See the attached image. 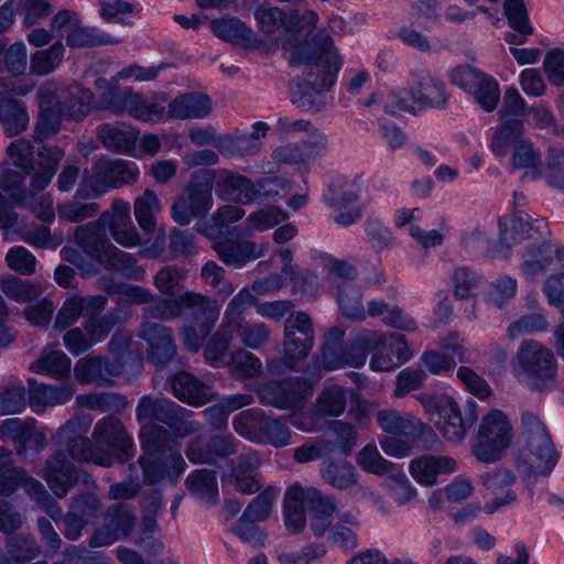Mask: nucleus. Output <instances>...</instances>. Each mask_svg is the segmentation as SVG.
<instances>
[{
    "mask_svg": "<svg viewBox=\"0 0 564 564\" xmlns=\"http://www.w3.org/2000/svg\"><path fill=\"white\" fill-rule=\"evenodd\" d=\"M186 195L178 196L172 204V219L181 226L191 224L194 218L204 217L213 207V187L208 183L189 184Z\"/></svg>",
    "mask_w": 564,
    "mask_h": 564,
    "instance_id": "13",
    "label": "nucleus"
},
{
    "mask_svg": "<svg viewBox=\"0 0 564 564\" xmlns=\"http://www.w3.org/2000/svg\"><path fill=\"white\" fill-rule=\"evenodd\" d=\"M135 524L130 505L117 502L110 506L105 516L104 524L98 528L89 540L91 547L110 545L130 535Z\"/></svg>",
    "mask_w": 564,
    "mask_h": 564,
    "instance_id": "14",
    "label": "nucleus"
},
{
    "mask_svg": "<svg viewBox=\"0 0 564 564\" xmlns=\"http://www.w3.org/2000/svg\"><path fill=\"white\" fill-rule=\"evenodd\" d=\"M522 447L518 468L528 477L547 476L556 466L560 454L545 424L533 413L521 416Z\"/></svg>",
    "mask_w": 564,
    "mask_h": 564,
    "instance_id": "3",
    "label": "nucleus"
},
{
    "mask_svg": "<svg viewBox=\"0 0 564 564\" xmlns=\"http://www.w3.org/2000/svg\"><path fill=\"white\" fill-rule=\"evenodd\" d=\"M254 183L243 175L227 173L216 184V193L224 200L249 204L256 200Z\"/></svg>",
    "mask_w": 564,
    "mask_h": 564,
    "instance_id": "39",
    "label": "nucleus"
},
{
    "mask_svg": "<svg viewBox=\"0 0 564 564\" xmlns=\"http://www.w3.org/2000/svg\"><path fill=\"white\" fill-rule=\"evenodd\" d=\"M349 392V414L357 421L369 416L371 404L361 398L358 390H323L316 400V411L322 415L339 416L347 405Z\"/></svg>",
    "mask_w": 564,
    "mask_h": 564,
    "instance_id": "16",
    "label": "nucleus"
},
{
    "mask_svg": "<svg viewBox=\"0 0 564 564\" xmlns=\"http://www.w3.org/2000/svg\"><path fill=\"white\" fill-rule=\"evenodd\" d=\"M377 422L386 433L400 435L409 441H417L426 434L433 433L429 425L422 423L414 415L393 409L380 410L377 413Z\"/></svg>",
    "mask_w": 564,
    "mask_h": 564,
    "instance_id": "21",
    "label": "nucleus"
},
{
    "mask_svg": "<svg viewBox=\"0 0 564 564\" xmlns=\"http://www.w3.org/2000/svg\"><path fill=\"white\" fill-rule=\"evenodd\" d=\"M62 98L64 117L82 120L89 112L93 93L74 83L63 88Z\"/></svg>",
    "mask_w": 564,
    "mask_h": 564,
    "instance_id": "43",
    "label": "nucleus"
},
{
    "mask_svg": "<svg viewBox=\"0 0 564 564\" xmlns=\"http://www.w3.org/2000/svg\"><path fill=\"white\" fill-rule=\"evenodd\" d=\"M189 492L200 499L212 500L218 495L216 471L212 469H197L185 479Z\"/></svg>",
    "mask_w": 564,
    "mask_h": 564,
    "instance_id": "58",
    "label": "nucleus"
},
{
    "mask_svg": "<svg viewBox=\"0 0 564 564\" xmlns=\"http://www.w3.org/2000/svg\"><path fill=\"white\" fill-rule=\"evenodd\" d=\"M64 46L57 42L46 50L35 52L30 58V70L37 76H46L53 73L62 63Z\"/></svg>",
    "mask_w": 564,
    "mask_h": 564,
    "instance_id": "56",
    "label": "nucleus"
},
{
    "mask_svg": "<svg viewBox=\"0 0 564 564\" xmlns=\"http://www.w3.org/2000/svg\"><path fill=\"white\" fill-rule=\"evenodd\" d=\"M449 80L470 94L482 110L491 112L497 108L500 89L491 76L469 65H459L449 72Z\"/></svg>",
    "mask_w": 564,
    "mask_h": 564,
    "instance_id": "10",
    "label": "nucleus"
},
{
    "mask_svg": "<svg viewBox=\"0 0 564 564\" xmlns=\"http://www.w3.org/2000/svg\"><path fill=\"white\" fill-rule=\"evenodd\" d=\"M262 405L300 412L312 398L313 390H256Z\"/></svg>",
    "mask_w": 564,
    "mask_h": 564,
    "instance_id": "37",
    "label": "nucleus"
},
{
    "mask_svg": "<svg viewBox=\"0 0 564 564\" xmlns=\"http://www.w3.org/2000/svg\"><path fill=\"white\" fill-rule=\"evenodd\" d=\"M0 290L7 297L18 303H29L39 297L44 291L40 283L15 276L2 279Z\"/></svg>",
    "mask_w": 564,
    "mask_h": 564,
    "instance_id": "51",
    "label": "nucleus"
},
{
    "mask_svg": "<svg viewBox=\"0 0 564 564\" xmlns=\"http://www.w3.org/2000/svg\"><path fill=\"white\" fill-rule=\"evenodd\" d=\"M185 412L184 408L171 400H152L149 397H143L137 409L138 419H153L164 423L174 432L181 431Z\"/></svg>",
    "mask_w": 564,
    "mask_h": 564,
    "instance_id": "28",
    "label": "nucleus"
},
{
    "mask_svg": "<svg viewBox=\"0 0 564 564\" xmlns=\"http://www.w3.org/2000/svg\"><path fill=\"white\" fill-rule=\"evenodd\" d=\"M232 339V329L220 324L218 330L209 338L204 349V357L213 366L220 367L226 364L229 344Z\"/></svg>",
    "mask_w": 564,
    "mask_h": 564,
    "instance_id": "61",
    "label": "nucleus"
},
{
    "mask_svg": "<svg viewBox=\"0 0 564 564\" xmlns=\"http://www.w3.org/2000/svg\"><path fill=\"white\" fill-rule=\"evenodd\" d=\"M199 278L219 296L228 297L235 292L234 284L226 278L225 269L213 260H209L202 265Z\"/></svg>",
    "mask_w": 564,
    "mask_h": 564,
    "instance_id": "64",
    "label": "nucleus"
},
{
    "mask_svg": "<svg viewBox=\"0 0 564 564\" xmlns=\"http://www.w3.org/2000/svg\"><path fill=\"white\" fill-rule=\"evenodd\" d=\"M338 304L343 314L355 321L366 319V310L362 304V294L358 285L344 282L339 286Z\"/></svg>",
    "mask_w": 564,
    "mask_h": 564,
    "instance_id": "53",
    "label": "nucleus"
},
{
    "mask_svg": "<svg viewBox=\"0 0 564 564\" xmlns=\"http://www.w3.org/2000/svg\"><path fill=\"white\" fill-rule=\"evenodd\" d=\"M138 335L149 344L148 358L153 364H165L175 356L176 345L170 327L143 321Z\"/></svg>",
    "mask_w": 564,
    "mask_h": 564,
    "instance_id": "20",
    "label": "nucleus"
},
{
    "mask_svg": "<svg viewBox=\"0 0 564 564\" xmlns=\"http://www.w3.org/2000/svg\"><path fill=\"white\" fill-rule=\"evenodd\" d=\"M499 228L500 236L495 252L500 258H509L512 246L532 238V231H534L531 217L523 212H517L510 217L500 219Z\"/></svg>",
    "mask_w": 564,
    "mask_h": 564,
    "instance_id": "27",
    "label": "nucleus"
},
{
    "mask_svg": "<svg viewBox=\"0 0 564 564\" xmlns=\"http://www.w3.org/2000/svg\"><path fill=\"white\" fill-rule=\"evenodd\" d=\"M380 340V333L375 330H361L356 334L346 354H348V366L359 367L365 364L369 352L373 351L378 341Z\"/></svg>",
    "mask_w": 564,
    "mask_h": 564,
    "instance_id": "55",
    "label": "nucleus"
},
{
    "mask_svg": "<svg viewBox=\"0 0 564 564\" xmlns=\"http://www.w3.org/2000/svg\"><path fill=\"white\" fill-rule=\"evenodd\" d=\"M97 448V465L111 467L113 464L129 462L135 453L132 436L116 416L107 415L99 420L93 431Z\"/></svg>",
    "mask_w": 564,
    "mask_h": 564,
    "instance_id": "7",
    "label": "nucleus"
},
{
    "mask_svg": "<svg viewBox=\"0 0 564 564\" xmlns=\"http://www.w3.org/2000/svg\"><path fill=\"white\" fill-rule=\"evenodd\" d=\"M28 48L23 42H14L9 47L0 45V69L11 76L23 75L28 67Z\"/></svg>",
    "mask_w": 564,
    "mask_h": 564,
    "instance_id": "57",
    "label": "nucleus"
},
{
    "mask_svg": "<svg viewBox=\"0 0 564 564\" xmlns=\"http://www.w3.org/2000/svg\"><path fill=\"white\" fill-rule=\"evenodd\" d=\"M107 303L108 299L104 295L70 296L58 310L54 327L64 330L75 325L83 315H97L101 313L106 308Z\"/></svg>",
    "mask_w": 564,
    "mask_h": 564,
    "instance_id": "24",
    "label": "nucleus"
},
{
    "mask_svg": "<svg viewBox=\"0 0 564 564\" xmlns=\"http://www.w3.org/2000/svg\"><path fill=\"white\" fill-rule=\"evenodd\" d=\"M343 337L344 330L338 327H333L326 335L321 355L323 369L335 370L348 365V354L341 345Z\"/></svg>",
    "mask_w": 564,
    "mask_h": 564,
    "instance_id": "47",
    "label": "nucleus"
},
{
    "mask_svg": "<svg viewBox=\"0 0 564 564\" xmlns=\"http://www.w3.org/2000/svg\"><path fill=\"white\" fill-rule=\"evenodd\" d=\"M415 399L426 412L438 415L442 420L437 422L441 433L454 444H459L478 420V404L474 399L466 401L464 416L457 402L445 394L421 392L415 394Z\"/></svg>",
    "mask_w": 564,
    "mask_h": 564,
    "instance_id": "6",
    "label": "nucleus"
},
{
    "mask_svg": "<svg viewBox=\"0 0 564 564\" xmlns=\"http://www.w3.org/2000/svg\"><path fill=\"white\" fill-rule=\"evenodd\" d=\"M318 498V490L295 482L284 496V521L289 531L300 533L306 524L305 510Z\"/></svg>",
    "mask_w": 564,
    "mask_h": 564,
    "instance_id": "19",
    "label": "nucleus"
},
{
    "mask_svg": "<svg viewBox=\"0 0 564 564\" xmlns=\"http://www.w3.org/2000/svg\"><path fill=\"white\" fill-rule=\"evenodd\" d=\"M219 259L229 267L242 268L247 262L256 260L268 251L267 243L251 240H225L213 246Z\"/></svg>",
    "mask_w": 564,
    "mask_h": 564,
    "instance_id": "29",
    "label": "nucleus"
},
{
    "mask_svg": "<svg viewBox=\"0 0 564 564\" xmlns=\"http://www.w3.org/2000/svg\"><path fill=\"white\" fill-rule=\"evenodd\" d=\"M72 360L59 349L45 347L41 356L33 361L29 369L33 373L50 376L57 380L66 379L70 373Z\"/></svg>",
    "mask_w": 564,
    "mask_h": 564,
    "instance_id": "38",
    "label": "nucleus"
},
{
    "mask_svg": "<svg viewBox=\"0 0 564 564\" xmlns=\"http://www.w3.org/2000/svg\"><path fill=\"white\" fill-rule=\"evenodd\" d=\"M323 199L333 208H343L359 199V188L355 182H349L344 176H336L328 184Z\"/></svg>",
    "mask_w": 564,
    "mask_h": 564,
    "instance_id": "46",
    "label": "nucleus"
},
{
    "mask_svg": "<svg viewBox=\"0 0 564 564\" xmlns=\"http://www.w3.org/2000/svg\"><path fill=\"white\" fill-rule=\"evenodd\" d=\"M270 127L259 121L253 123L252 132L220 134L217 140V151L227 158H243L257 155L262 149V139L267 137Z\"/></svg>",
    "mask_w": 564,
    "mask_h": 564,
    "instance_id": "17",
    "label": "nucleus"
},
{
    "mask_svg": "<svg viewBox=\"0 0 564 564\" xmlns=\"http://www.w3.org/2000/svg\"><path fill=\"white\" fill-rule=\"evenodd\" d=\"M514 372L541 382H553L557 376L554 352L536 339H523L512 358Z\"/></svg>",
    "mask_w": 564,
    "mask_h": 564,
    "instance_id": "9",
    "label": "nucleus"
},
{
    "mask_svg": "<svg viewBox=\"0 0 564 564\" xmlns=\"http://www.w3.org/2000/svg\"><path fill=\"white\" fill-rule=\"evenodd\" d=\"M90 189L83 178L80 186L72 200L57 205V214L59 218L70 223H80L87 218H93L99 213V205L95 202H82Z\"/></svg>",
    "mask_w": 564,
    "mask_h": 564,
    "instance_id": "41",
    "label": "nucleus"
},
{
    "mask_svg": "<svg viewBox=\"0 0 564 564\" xmlns=\"http://www.w3.org/2000/svg\"><path fill=\"white\" fill-rule=\"evenodd\" d=\"M97 135L108 150L129 153L134 149L138 131L126 123H102L97 128Z\"/></svg>",
    "mask_w": 564,
    "mask_h": 564,
    "instance_id": "35",
    "label": "nucleus"
},
{
    "mask_svg": "<svg viewBox=\"0 0 564 564\" xmlns=\"http://www.w3.org/2000/svg\"><path fill=\"white\" fill-rule=\"evenodd\" d=\"M184 310L189 312L191 324L200 327L204 333H212L221 312L218 301L209 295L186 291L182 294Z\"/></svg>",
    "mask_w": 564,
    "mask_h": 564,
    "instance_id": "23",
    "label": "nucleus"
},
{
    "mask_svg": "<svg viewBox=\"0 0 564 564\" xmlns=\"http://www.w3.org/2000/svg\"><path fill=\"white\" fill-rule=\"evenodd\" d=\"M409 85L417 104L431 107H442L446 104L447 95L444 84L427 69H413L410 74Z\"/></svg>",
    "mask_w": 564,
    "mask_h": 564,
    "instance_id": "30",
    "label": "nucleus"
},
{
    "mask_svg": "<svg viewBox=\"0 0 564 564\" xmlns=\"http://www.w3.org/2000/svg\"><path fill=\"white\" fill-rule=\"evenodd\" d=\"M210 30L219 40L245 50L258 45L257 33L236 15L225 14L210 21Z\"/></svg>",
    "mask_w": 564,
    "mask_h": 564,
    "instance_id": "25",
    "label": "nucleus"
},
{
    "mask_svg": "<svg viewBox=\"0 0 564 564\" xmlns=\"http://www.w3.org/2000/svg\"><path fill=\"white\" fill-rule=\"evenodd\" d=\"M89 318L84 323L94 346L104 341L111 333L113 327L126 319L123 312L119 308L111 310L104 315H88Z\"/></svg>",
    "mask_w": 564,
    "mask_h": 564,
    "instance_id": "48",
    "label": "nucleus"
},
{
    "mask_svg": "<svg viewBox=\"0 0 564 564\" xmlns=\"http://www.w3.org/2000/svg\"><path fill=\"white\" fill-rule=\"evenodd\" d=\"M7 91L6 80L0 79V123L9 137L24 132L29 126V115L22 101L4 95Z\"/></svg>",
    "mask_w": 564,
    "mask_h": 564,
    "instance_id": "32",
    "label": "nucleus"
},
{
    "mask_svg": "<svg viewBox=\"0 0 564 564\" xmlns=\"http://www.w3.org/2000/svg\"><path fill=\"white\" fill-rule=\"evenodd\" d=\"M76 246L106 270L122 272L128 279L140 281L145 271L137 264L135 258L113 246L106 235L101 223L93 221L76 227L74 231Z\"/></svg>",
    "mask_w": 564,
    "mask_h": 564,
    "instance_id": "4",
    "label": "nucleus"
},
{
    "mask_svg": "<svg viewBox=\"0 0 564 564\" xmlns=\"http://www.w3.org/2000/svg\"><path fill=\"white\" fill-rule=\"evenodd\" d=\"M290 51V63L303 67L292 89V101L304 111L317 112L324 107L323 93L335 84L343 59L332 37L319 32L310 41L283 44Z\"/></svg>",
    "mask_w": 564,
    "mask_h": 564,
    "instance_id": "1",
    "label": "nucleus"
},
{
    "mask_svg": "<svg viewBox=\"0 0 564 564\" xmlns=\"http://www.w3.org/2000/svg\"><path fill=\"white\" fill-rule=\"evenodd\" d=\"M267 415L260 409L241 411L232 420L234 430L245 438L252 442H261Z\"/></svg>",
    "mask_w": 564,
    "mask_h": 564,
    "instance_id": "50",
    "label": "nucleus"
},
{
    "mask_svg": "<svg viewBox=\"0 0 564 564\" xmlns=\"http://www.w3.org/2000/svg\"><path fill=\"white\" fill-rule=\"evenodd\" d=\"M511 440L512 426L508 417L492 410L481 419L471 452L478 462L491 464L501 459Z\"/></svg>",
    "mask_w": 564,
    "mask_h": 564,
    "instance_id": "8",
    "label": "nucleus"
},
{
    "mask_svg": "<svg viewBox=\"0 0 564 564\" xmlns=\"http://www.w3.org/2000/svg\"><path fill=\"white\" fill-rule=\"evenodd\" d=\"M139 437L145 453L138 459L144 482L154 485L164 478L176 482L186 467L178 436L159 424L148 423L141 427Z\"/></svg>",
    "mask_w": 564,
    "mask_h": 564,
    "instance_id": "2",
    "label": "nucleus"
},
{
    "mask_svg": "<svg viewBox=\"0 0 564 564\" xmlns=\"http://www.w3.org/2000/svg\"><path fill=\"white\" fill-rule=\"evenodd\" d=\"M411 356L412 352L403 335L380 334V340L375 348L370 366L373 370L389 371L409 360Z\"/></svg>",
    "mask_w": 564,
    "mask_h": 564,
    "instance_id": "22",
    "label": "nucleus"
},
{
    "mask_svg": "<svg viewBox=\"0 0 564 564\" xmlns=\"http://www.w3.org/2000/svg\"><path fill=\"white\" fill-rule=\"evenodd\" d=\"M186 272L176 265H164L153 275V285L166 296H174L184 288Z\"/></svg>",
    "mask_w": 564,
    "mask_h": 564,
    "instance_id": "62",
    "label": "nucleus"
},
{
    "mask_svg": "<svg viewBox=\"0 0 564 564\" xmlns=\"http://www.w3.org/2000/svg\"><path fill=\"white\" fill-rule=\"evenodd\" d=\"M456 470V462L448 456L423 455L410 464V474L421 485L432 486L438 474H451Z\"/></svg>",
    "mask_w": 564,
    "mask_h": 564,
    "instance_id": "33",
    "label": "nucleus"
},
{
    "mask_svg": "<svg viewBox=\"0 0 564 564\" xmlns=\"http://www.w3.org/2000/svg\"><path fill=\"white\" fill-rule=\"evenodd\" d=\"M283 349L289 359L304 360L315 344L312 317L297 311L288 315L283 329Z\"/></svg>",
    "mask_w": 564,
    "mask_h": 564,
    "instance_id": "12",
    "label": "nucleus"
},
{
    "mask_svg": "<svg viewBox=\"0 0 564 564\" xmlns=\"http://www.w3.org/2000/svg\"><path fill=\"white\" fill-rule=\"evenodd\" d=\"M334 510V501L318 491V498L314 499V502L310 505V511L312 513L310 527L316 538L323 536L330 527Z\"/></svg>",
    "mask_w": 564,
    "mask_h": 564,
    "instance_id": "59",
    "label": "nucleus"
},
{
    "mask_svg": "<svg viewBox=\"0 0 564 564\" xmlns=\"http://www.w3.org/2000/svg\"><path fill=\"white\" fill-rule=\"evenodd\" d=\"M167 99L164 95H154L149 98L134 93L128 110L129 116L142 122L167 121Z\"/></svg>",
    "mask_w": 564,
    "mask_h": 564,
    "instance_id": "36",
    "label": "nucleus"
},
{
    "mask_svg": "<svg viewBox=\"0 0 564 564\" xmlns=\"http://www.w3.org/2000/svg\"><path fill=\"white\" fill-rule=\"evenodd\" d=\"M212 111V99L202 93H184L169 102L167 120H196Z\"/></svg>",
    "mask_w": 564,
    "mask_h": 564,
    "instance_id": "31",
    "label": "nucleus"
},
{
    "mask_svg": "<svg viewBox=\"0 0 564 564\" xmlns=\"http://www.w3.org/2000/svg\"><path fill=\"white\" fill-rule=\"evenodd\" d=\"M322 479L338 490H346L358 482L356 467L345 459H328L321 465Z\"/></svg>",
    "mask_w": 564,
    "mask_h": 564,
    "instance_id": "40",
    "label": "nucleus"
},
{
    "mask_svg": "<svg viewBox=\"0 0 564 564\" xmlns=\"http://www.w3.org/2000/svg\"><path fill=\"white\" fill-rule=\"evenodd\" d=\"M238 452V442L231 434H216L205 440L202 436L192 438L185 455L194 464H217Z\"/></svg>",
    "mask_w": 564,
    "mask_h": 564,
    "instance_id": "15",
    "label": "nucleus"
},
{
    "mask_svg": "<svg viewBox=\"0 0 564 564\" xmlns=\"http://www.w3.org/2000/svg\"><path fill=\"white\" fill-rule=\"evenodd\" d=\"M120 79L113 76L110 80L98 79L97 84H105V89L99 97V108L108 110L113 115L128 113L133 91L129 88L121 89L118 85Z\"/></svg>",
    "mask_w": 564,
    "mask_h": 564,
    "instance_id": "44",
    "label": "nucleus"
},
{
    "mask_svg": "<svg viewBox=\"0 0 564 564\" xmlns=\"http://www.w3.org/2000/svg\"><path fill=\"white\" fill-rule=\"evenodd\" d=\"M490 150L497 158L509 156L511 171L524 170L521 181L542 177V155L531 140L523 137V127L519 123L506 126L495 132Z\"/></svg>",
    "mask_w": 564,
    "mask_h": 564,
    "instance_id": "5",
    "label": "nucleus"
},
{
    "mask_svg": "<svg viewBox=\"0 0 564 564\" xmlns=\"http://www.w3.org/2000/svg\"><path fill=\"white\" fill-rule=\"evenodd\" d=\"M30 436L31 425L18 417L7 419L0 423V438L12 441L19 455L26 454Z\"/></svg>",
    "mask_w": 564,
    "mask_h": 564,
    "instance_id": "63",
    "label": "nucleus"
},
{
    "mask_svg": "<svg viewBox=\"0 0 564 564\" xmlns=\"http://www.w3.org/2000/svg\"><path fill=\"white\" fill-rule=\"evenodd\" d=\"M76 402L84 408L98 410L101 412L120 411L126 406V397L113 392L104 391L101 393H85L76 398Z\"/></svg>",
    "mask_w": 564,
    "mask_h": 564,
    "instance_id": "60",
    "label": "nucleus"
},
{
    "mask_svg": "<svg viewBox=\"0 0 564 564\" xmlns=\"http://www.w3.org/2000/svg\"><path fill=\"white\" fill-rule=\"evenodd\" d=\"M10 558L18 564L29 563L41 553V546L30 534H12L7 538Z\"/></svg>",
    "mask_w": 564,
    "mask_h": 564,
    "instance_id": "54",
    "label": "nucleus"
},
{
    "mask_svg": "<svg viewBox=\"0 0 564 564\" xmlns=\"http://www.w3.org/2000/svg\"><path fill=\"white\" fill-rule=\"evenodd\" d=\"M260 459L256 453L241 455L237 466L231 470V482L235 488L245 495L258 492L262 487L259 473Z\"/></svg>",
    "mask_w": 564,
    "mask_h": 564,
    "instance_id": "34",
    "label": "nucleus"
},
{
    "mask_svg": "<svg viewBox=\"0 0 564 564\" xmlns=\"http://www.w3.org/2000/svg\"><path fill=\"white\" fill-rule=\"evenodd\" d=\"M163 508V495L159 489H149L144 491L141 498L142 521L141 531L144 535L153 534L158 531V518Z\"/></svg>",
    "mask_w": 564,
    "mask_h": 564,
    "instance_id": "52",
    "label": "nucleus"
},
{
    "mask_svg": "<svg viewBox=\"0 0 564 564\" xmlns=\"http://www.w3.org/2000/svg\"><path fill=\"white\" fill-rule=\"evenodd\" d=\"M556 256H561V251L546 242L528 247L522 254L523 260L520 267L522 274L529 279L535 278L553 264Z\"/></svg>",
    "mask_w": 564,
    "mask_h": 564,
    "instance_id": "42",
    "label": "nucleus"
},
{
    "mask_svg": "<svg viewBox=\"0 0 564 564\" xmlns=\"http://www.w3.org/2000/svg\"><path fill=\"white\" fill-rule=\"evenodd\" d=\"M123 373V366L105 357L88 355L77 360L74 377L79 384H115L113 378Z\"/></svg>",
    "mask_w": 564,
    "mask_h": 564,
    "instance_id": "18",
    "label": "nucleus"
},
{
    "mask_svg": "<svg viewBox=\"0 0 564 564\" xmlns=\"http://www.w3.org/2000/svg\"><path fill=\"white\" fill-rule=\"evenodd\" d=\"M79 477L80 470L67 459L64 452L58 451L46 460L44 478L57 497H65Z\"/></svg>",
    "mask_w": 564,
    "mask_h": 564,
    "instance_id": "26",
    "label": "nucleus"
},
{
    "mask_svg": "<svg viewBox=\"0 0 564 564\" xmlns=\"http://www.w3.org/2000/svg\"><path fill=\"white\" fill-rule=\"evenodd\" d=\"M140 171L138 165L127 160H98L93 165L91 175H85L86 185L96 195H101L111 188L134 184Z\"/></svg>",
    "mask_w": 564,
    "mask_h": 564,
    "instance_id": "11",
    "label": "nucleus"
},
{
    "mask_svg": "<svg viewBox=\"0 0 564 564\" xmlns=\"http://www.w3.org/2000/svg\"><path fill=\"white\" fill-rule=\"evenodd\" d=\"M133 210L140 228L153 232L156 228V215L161 212V202L154 191L147 188L134 199Z\"/></svg>",
    "mask_w": 564,
    "mask_h": 564,
    "instance_id": "45",
    "label": "nucleus"
},
{
    "mask_svg": "<svg viewBox=\"0 0 564 564\" xmlns=\"http://www.w3.org/2000/svg\"><path fill=\"white\" fill-rule=\"evenodd\" d=\"M227 366L230 373L240 379H253L263 372L260 358L242 348H238L230 354Z\"/></svg>",
    "mask_w": 564,
    "mask_h": 564,
    "instance_id": "49",
    "label": "nucleus"
}]
</instances>
